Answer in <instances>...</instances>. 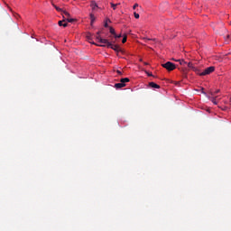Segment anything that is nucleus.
<instances>
[{"instance_id":"nucleus-1","label":"nucleus","mask_w":231,"mask_h":231,"mask_svg":"<svg viewBox=\"0 0 231 231\" xmlns=\"http://www.w3.org/2000/svg\"><path fill=\"white\" fill-rule=\"evenodd\" d=\"M97 41L100 43V44H96V46H103L106 48H109L111 42H109V40L107 39H104L101 36H96Z\"/></svg>"},{"instance_id":"nucleus-2","label":"nucleus","mask_w":231,"mask_h":231,"mask_svg":"<svg viewBox=\"0 0 231 231\" xmlns=\"http://www.w3.org/2000/svg\"><path fill=\"white\" fill-rule=\"evenodd\" d=\"M162 68H165V69H167V71H174V69H176V64L168 61L164 64L162 65Z\"/></svg>"},{"instance_id":"nucleus-3","label":"nucleus","mask_w":231,"mask_h":231,"mask_svg":"<svg viewBox=\"0 0 231 231\" xmlns=\"http://www.w3.org/2000/svg\"><path fill=\"white\" fill-rule=\"evenodd\" d=\"M216 70V67L211 66L207 68L203 72H201L199 75L200 77H204L205 75H210V73H214V71Z\"/></svg>"},{"instance_id":"nucleus-4","label":"nucleus","mask_w":231,"mask_h":231,"mask_svg":"<svg viewBox=\"0 0 231 231\" xmlns=\"http://www.w3.org/2000/svg\"><path fill=\"white\" fill-rule=\"evenodd\" d=\"M108 48H111V50H114V51H122V49L118 45H114L110 42V45H108Z\"/></svg>"},{"instance_id":"nucleus-5","label":"nucleus","mask_w":231,"mask_h":231,"mask_svg":"<svg viewBox=\"0 0 231 231\" xmlns=\"http://www.w3.org/2000/svg\"><path fill=\"white\" fill-rule=\"evenodd\" d=\"M188 68H189L190 69H193V71H195L196 73H199V70L198 69H196V67H194V65H192V62H189L187 63Z\"/></svg>"},{"instance_id":"nucleus-6","label":"nucleus","mask_w":231,"mask_h":231,"mask_svg":"<svg viewBox=\"0 0 231 231\" xmlns=\"http://www.w3.org/2000/svg\"><path fill=\"white\" fill-rule=\"evenodd\" d=\"M115 88H116V89H120L122 88H125V83H121V81H120V83H116L115 84Z\"/></svg>"},{"instance_id":"nucleus-7","label":"nucleus","mask_w":231,"mask_h":231,"mask_svg":"<svg viewBox=\"0 0 231 231\" xmlns=\"http://www.w3.org/2000/svg\"><path fill=\"white\" fill-rule=\"evenodd\" d=\"M66 19H63L62 21H60L58 23L59 26H63V28H66L68 26V23H65Z\"/></svg>"},{"instance_id":"nucleus-8","label":"nucleus","mask_w":231,"mask_h":231,"mask_svg":"<svg viewBox=\"0 0 231 231\" xmlns=\"http://www.w3.org/2000/svg\"><path fill=\"white\" fill-rule=\"evenodd\" d=\"M149 86H150V88H154L155 89H160V85H158L154 82H150Z\"/></svg>"},{"instance_id":"nucleus-9","label":"nucleus","mask_w":231,"mask_h":231,"mask_svg":"<svg viewBox=\"0 0 231 231\" xmlns=\"http://www.w3.org/2000/svg\"><path fill=\"white\" fill-rule=\"evenodd\" d=\"M52 6L55 8V10H57V12H60L61 14L64 12V9L57 6L55 4H53Z\"/></svg>"},{"instance_id":"nucleus-10","label":"nucleus","mask_w":231,"mask_h":231,"mask_svg":"<svg viewBox=\"0 0 231 231\" xmlns=\"http://www.w3.org/2000/svg\"><path fill=\"white\" fill-rule=\"evenodd\" d=\"M90 6H91L92 10H96L97 8H98V5L95 2H91Z\"/></svg>"},{"instance_id":"nucleus-11","label":"nucleus","mask_w":231,"mask_h":231,"mask_svg":"<svg viewBox=\"0 0 231 231\" xmlns=\"http://www.w3.org/2000/svg\"><path fill=\"white\" fill-rule=\"evenodd\" d=\"M177 62H180V66H185V64H187V61H185V60H177Z\"/></svg>"},{"instance_id":"nucleus-12","label":"nucleus","mask_w":231,"mask_h":231,"mask_svg":"<svg viewBox=\"0 0 231 231\" xmlns=\"http://www.w3.org/2000/svg\"><path fill=\"white\" fill-rule=\"evenodd\" d=\"M61 14H62V15H65L67 18L71 17V14H69V13H68V11L63 10V12Z\"/></svg>"},{"instance_id":"nucleus-13","label":"nucleus","mask_w":231,"mask_h":231,"mask_svg":"<svg viewBox=\"0 0 231 231\" xmlns=\"http://www.w3.org/2000/svg\"><path fill=\"white\" fill-rule=\"evenodd\" d=\"M120 82L125 84V82H129V78L121 79Z\"/></svg>"},{"instance_id":"nucleus-14","label":"nucleus","mask_w":231,"mask_h":231,"mask_svg":"<svg viewBox=\"0 0 231 231\" xmlns=\"http://www.w3.org/2000/svg\"><path fill=\"white\" fill-rule=\"evenodd\" d=\"M111 5V8H113V10H116V6L120 4H114V3H110Z\"/></svg>"},{"instance_id":"nucleus-15","label":"nucleus","mask_w":231,"mask_h":231,"mask_svg":"<svg viewBox=\"0 0 231 231\" xmlns=\"http://www.w3.org/2000/svg\"><path fill=\"white\" fill-rule=\"evenodd\" d=\"M210 100L215 106H217V101L216 100V97H211Z\"/></svg>"},{"instance_id":"nucleus-16","label":"nucleus","mask_w":231,"mask_h":231,"mask_svg":"<svg viewBox=\"0 0 231 231\" xmlns=\"http://www.w3.org/2000/svg\"><path fill=\"white\" fill-rule=\"evenodd\" d=\"M90 19H91V24H93V23H95V14H91Z\"/></svg>"},{"instance_id":"nucleus-17","label":"nucleus","mask_w":231,"mask_h":231,"mask_svg":"<svg viewBox=\"0 0 231 231\" xmlns=\"http://www.w3.org/2000/svg\"><path fill=\"white\" fill-rule=\"evenodd\" d=\"M109 30H110V33L112 35H116V32H115V29L113 27H110Z\"/></svg>"},{"instance_id":"nucleus-18","label":"nucleus","mask_w":231,"mask_h":231,"mask_svg":"<svg viewBox=\"0 0 231 231\" xmlns=\"http://www.w3.org/2000/svg\"><path fill=\"white\" fill-rule=\"evenodd\" d=\"M65 21H68V23H74L75 19L68 17Z\"/></svg>"},{"instance_id":"nucleus-19","label":"nucleus","mask_w":231,"mask_h":231,"mask_svg":"<svg viewBox=\"0 0 231 231\" xmlns=\"http://www.w3.org/2000/svg\"><path fill=\"white\" fill-rule=\"evenodd\" d=\"M122 42H123V44H125V42H127V35L124 36Z\"/></svg>"},{"instance_id":"nucleus-20","label":"nucleus","mask_w":231,"mask_h":231,"mask_svg":"<svg viewBox=\"0 0 231 231\" xmlns=\"http://www.w3.org/2000/svg\"><path fill=\"white\" fill-rule=\"evenodd\" d=\"M219 89L216 90L215 92H210L211 97H214V95H217L219 93Z\"/></svg>"},{"instance_id":"nucleus-21","label":"nucleus","mask_w":231,"mask_h":231,"mask_svg":"<svg viewBox=\"0 0 231 231\" xmlns=\"http://www.w3.org/2000/svg\"><path fill=\"white\" fill-rule=\"evenodd\" d=\"M134 15L135 17V19H140V14L138 13H134Z\"/></svg>"},{"instance_id":"nucleus-22","label":"nucleus","mask_w":231,"mask_h":231,"mask_svg":"<svg viewBox=\"0 0 231 231\" xmlns=\"http://www.w3.org/2000/svg\"><path fill=\"white\" fill-rule=\"evenodd\" d=\"M115 39H120V37H122V34H116L114 35Z\"/></svg>"},{"instance_id":"nucleus-23","label":"nucleus","mask_w":231,"mask_h":231,"mask_svg":"<svg viewBox=\"0 0 231 231\" xmlns=\"http://www.w3.org/2000/svg\"><path fill=\"white\" fill-rule=\"evenodd\" d=\"M136 8H138V4H134V6H133L134 10H136Z\"/></svg>"},{"instance_id":"nucleus-24","label":"nucleus","mask_w":231,"mask_h":231,"mask_svg":"<svg viewBox=\"0 0 231 231\" xmlns=\"http://www.w3.org/2000/svg\"><path fill=\"white\" fill-rule=\"evenodd\" d=\"M146 73H147L148 77H152V73H149L147 71H146Z\"/></svg>"},{"instance_id":"nucleus-25","label":"nucleus","mask_w":231,"mask_h":231,"mask_svg":"<svg viewBox=\"0 0 231 231\" xmlns=\"http://www.w3.org/2000/svg\"><path fill=\"white\" fill-rule=\"evenodd\" d=\"M108 26L107 23H105V28H108Z\"/></svg>"},{"instance_id":"nucleus-26","label":"nucleus","mask_w":231,"mask_h":231,"mask_svg":"<svg viewBox=\"0 0 231 231\" xmlns=\"http://www.w3.org/2000/svg\"><path fill=\"white\" fill-rule=\"evenodd\" d=\"M98 36L100 37V32H97V37H98Z\"/></svg>"},{"instance_id":"nucleus-27","label":"nucleus","mask_w":231,"mask_h":231,"mask_svg":"<svg viewBox=\"0 0 231 231\" xmlns=\"http://www.w3.org/2000/svg\"><path fill=\"white\" fill-rule=\"evenodd\" d=\"M145 42H147V41H151V39L148 38H144Z\"/></svg>"},{"instance_id":"nucleus-28","label":"nucleus","mask_w":231,"mask_h":231,"mask_svg":"<svg viewBox=\"0 0 231 231\" xmlns=\"http://www.w3.org/2000/svg\"><path fill=\"white\" fill-rule=\"evenodd\" d=\"M90 42V44H95V46H97V43H95L94 42Z\"/></svg>"},{"instance_id":"nucleus-29","label":"nucleus","mask_w":231,"mask_h":231,"mask_svg":"<svg viewBox=\"0 0 231 231\" xmlns=\"http://www.w3.org/2000/svg\"><path fill=\"white\" fill-rule=\"evenodd\" d=\"M117 74H118V75H122V71L117 70Z\"/></svg>"},{"instance_id":"nucleus-30","label":"nucleus","mask_w":231,"mask_h":231,"mask_svg":"<svg viewBox=\"0 0 231 231\" xmlns=\"http://www.w3.org/2000/svg\"><path fill=\"white\" fill-rule=\"evenodd\" d=\"M230 25H231V22H230Z\"/></svg>"}]
</instances>
